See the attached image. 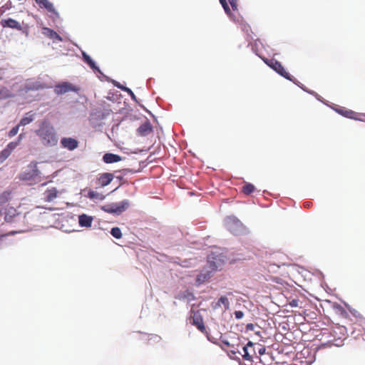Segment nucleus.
<instances>
[{"label":"nucleus","mask_w":365,"mask_h":365,"mask_svg":"<svg viewBox=\"0 0 365 365\" xmlns=\"http://www.w3.org/2000/svg\"><path fill=\"white\" fill-rule=\"evenodd\" d=\"M255 344H222L221 347L227 352L229 356L235 360H240L241 358L249 360L251 359L250 349H255Z\"/></svg>","instance_id":"obj_1"},{"label":"nucleus","mask_w":365,"mask_h":365,"mask_svg":"<svg viewBox=\"0 0 365 365\" xmlns=\"http://www.w3.org/2000/svg\"><path fill=\"white\" fill-rule=\"evenodd\" d=\"M37 135L45 146H54L58 143V137L55 129L48 122H43L40 128L36 130Z\"/></svg>","instance_id":"obj_2"},{"label":"nucleus","mask_w":365,"mask_h":365,"mask_svg":"<svg viewBox=\"0 0 365 365\" xmlns=\"http://www.w3.org/2000/svg\"><path fill=\"white\" fill-rule=\"evenodd\" d=\"M39 175L40 172L36 163H31L29 165L28 168L19 175V179L31 185L37 182Z\"/></svg>","instance_id":"obj_3"},{"label":"nucleus","mask_w":365,"mask_h":365,"mask_svg":"<svg viewBox=\"0 0 365 365\" xmlns=\"http://www.w3.org/2000/svg\"><path fill=\"white\" fill-rule=\"evenodd\" d=\"M263 61L278 74L286 79L293 81L292 76L285 70L282 63L274 58H262Z\"/></svg>","instance_id":"obj_4"},{"label":"nucleus","mask_w":365,"mask_h":365,"mask_svg":"<svg viewBox=\"0 0 365 365\" xmlns=\"http://www.w3.org/2000/svg\"><path fill=\"white\" fill-rule=\"evenodd\" d=\"M263 333H264V331L257 324H247L245 327V334L248 342H252L251 339L260 340L262 338V334Z\"/></svg>","instance_id":"obj_5"},{"label":"nucleus","mask_w":365,"mask_h":365,"mask_svg":"<svg viewBox=\"0 0 365 365\" xmlns=\"http://www.w3.org/2000/svg\"><path fill=\"white\" fill-rule=\"evenodd\" d=\"M80 88L69 82H62L54 87V93L56 95H62L68 92H78Z\"/></svg>","instance_id":"obj_6"},{"label":"nucleus","mask_w":365,"mask_h":365,"mask_svg":"<svg viewBox=\"0 0 365 365\" xmlns=\"http://www.w3.org/2000/svg\"><path fill=\"white\" fill-rule=\"evenodd\" d=\"M225 224L227 230L234 235H237L242 228V223L233 216L228 217Z\"/></svg>","instance_id":"obj_7"},{"label":"nucleus","mask_w":365,"mask_h":365,"mask_svg":"<svg viewBox=\"0 0 365 365\" xmlns=\"http://www.w3.org/2000/svg\"><path fill=\"white\" fill-rule=\"evenodd\" d=\"M207 263L211 272H213L222 268L224 264V260L221 255L211 254L207 257Z\"/></svg>","instance_id":"obj_8"},{"label":"nucleus","mask_w":365,"mask_h":365,"mask_svg":"<svg viewBox=\"0 0 365 365\" xmlns=\"http://www.w3.org/2000/svg\"><path fill=\"white\" fill-rule=\"evenodd\" d=\"M284 348L287 349H290L289 344H272L267 346V354L270 355L272 358L276 357L279 354H283Z\"/></svg>","instance_id":"obj_9"},{"label":"nucleus","mask_w":365,"mask_h":365,"mask_svg":"<svg viewBox=\"0 0 365 365\" xmlns=\"http://www.w3.org/2000/svg\"><path fill=\"white\" fill-rule=\"evenodd\" d=\"M1 25L4 28L9 27V28H11V29H17L19 31H23V32L26 33V35L29 33L28 32V29H26V31L23 30V28H22L21 24L19 22H18L17 21H16L15 19H11V18H9L7 19H3L1 21Z\"/></svg>","instance_id":"obj_10"},{"label":"nucleus","mask_w":365,"mask_h":365,"mask_svg":"<svg viewBox=\"0 0 365 365\" xmlns=\"http://www.w3.org/2000/svg\"><path fill=\"white\" fill-rule=\"evenodd\" d=\"M61 145L63 148L73 150L78 147V141L73 138H62Z\"/></svg>","instance_id":"obj_11"},{"label":"nucleus","mask_w":365,"mask_h":365,"mask_svg":"<svg viewBox=\"0 0 365 365\" xmlns=\"http://www.w3.org/2000/svg\"><path fill=\"white\" fill-rule=\"evenodd\" d=\"M60 192L54 187L48 188L43 192V200L45 202H51L56 199Z\"/></svg>","instance_id":"obj_12"},{"label":"nucleus","mask_w":365,"mask_h":365,"mask_svg":"<svg viewBox=\"0 0 365 365\" xmlns=\"http://www.w3.org/2000/svg\"><path fill=\"white\" fill-rule=\"evenodd\" d=\"M211 306L214 310L219 309L223 306L226 311L230 309V301L226 296H221L216 302L212 303Z\"/></svg>","instance_id":"obj_13"},{"label":"nucleus","mask_w":365,"mask_h":365,"mask_svg":"<svg viewBox=\"0 0 365 365\" xmlns=\"http://www.w3.org/2000/svg\"><path fill=\"white\" fill-rule=\"evenodd\" d=\"M333 335L336 340L344 341L346 339V329L343 326H338L334 328Z\"/></svg>","instance_id":"obj_14"},{"label":"nucleus","mask_w":365,"mask_h":365,"mask_svg":"<svg viewBox=\"0 0 365 365\" xmlns=\"http://www.w3.org/2000/svg\"><path fill=\"white\" fill-rule=\"evenodd\" d=\"M193 324L202 333L206 331L204 321L199 313H195L192 317Z\"/></svg>","instance_id":"obj_15"},{"label":"nucleus","mask_w":365,"mask_h":365,"mask_svg":"<svg viewBox=\"0 0 365 365\" xmlns=\"http://www.w3.org/2000/svg\"><path fill=\"white\" fill-rule=\"evenodd\" d=\"M113 179V175L109 173H104L98 178V183L101 187L106 186L110 183Z\"/></svg>","instance_id":"obj_16"},{"label":"nucleus","mask_w":365,"mask_h":365,"mask_svg":"<svg viewBox=\"0 0 365 365\" xmlns=\"http://www.w3.org/2000/svg\"><path fill=\"white\" fill-rule=\"evenodd\" d=\"M130 204L128 200H123L119 203L113 205L108 212L112 213H121L128 209Z\"/></svg>","instance_id":"obj_17"},{"label":"nucleus","mask_w":365,"mask_h":365,"mask_svg":"<svg viewBox=\"0 0 365 365\" xmlns=\"http://www.w3.org/2000/svg\"><path fill=\"white\" fill-rule=\"evenodd\" d=\"M42 34L44 36H47L51 39H53V40H56L58 41H62V38L60 36V35L58 34L55 31H53L49 28H46V27L43 28Z\"/></svg>","instance_id":"obj_18"},{"label":"nucleus","mask_w":365,"mask_h":365,"mask_svg":"<svg viewBox=\"0 0 365 365\" xmlns=\"http://www.w3.org/2000/svg\"><path fill=\"white\" fill-rule=\"evenodd\" d=\"M93 217L83 214L78 217V222L81 227H90L92 225Z\"/></svg>","instance_id":"obj_19"},{"label":"nucleus","mask_w":365,"mask_h":365,"mask_svg":"<svg viewBox=\"0 0 365 365\" xmlns=\"http://www.w3.org/2000/svg\"><path fill=\"white\" fill-rule=\"evenodd\" d=\"M18 215L17 210L13 207H9L5 210V220L11 222L14 218Z\"/></svg>","instance_id":"obj_20"},{"label":"nucleus","mask_w":365,"mask_h":365,"mask_svg":"<svg viewBox=\"0 0 365 365\" xmlns=\"http://www.w3.org/2000/svg\"><path fill=\"white\" fill-rule=\"evenodd\" d=\"M152 130V126L148 121L143 123L138 128V132L140 135L145 136L148 135Z\"/></svg>","instance_id":"obj_21"},{"label":"nucleus","mask_w":365,"mask_h":365,"mask_svg":"<svg viewBox=\"0 0 365 365\" xmlns=\"http://www.w3.org/2000/svg\"><path fill=\"white\" fill-rule=\"evenodd\" d=\"M103 159L106 163H113L120 161L121 160V157L113 153H106L103 155Z\"/></svg>","instance_id":"obj_22"},{"label":"nucleus","mask_w":365,"mask_h":365,"mask_svg":"<svg viewBox=\"0 0 365 365\" xmlns=\"http://www.w3.org/2000/svg\"><path fill=\"white\" fill-rule=\"evenodd\" d=\"M34 115L35 114L31 111L26 113L25 116L21 119L19 124L20 126H24L29 124L34 120Z\"/></svg>","instance_id":"obj_23"},{"label":"nucleus","mask_w":365,"mask_h":365,"mask_svg":"<svg viewBox=\"0 0 365 365\" xmlns=\"http://www.w3.org/2000/svg\"><path fill=\"white\" fill-rule=\"evenodd\" d=\"M35 1L41 8L46 9L51 12L54 11L53 6L48 0H35Z\"/></svg>","instance_id":"obj_24"},{"label":"nucleus","mask_w":365,"mask_h":365,"mask_svg":"<svg viewBox=\"0 0 365 365\" xmlns=\"http://www.w3.org/2000/svg\"><path fill=\"white\" fill-rule=\"evenodd\" d=\"M22 138H23V135L22 134H20L19 136H18V138L16 141H13V142H11L9 143L6 148L9 150V152L11 153L13 152V150L20 144L21 140H22Z\"/></svg>","instance_id":"obj_25"},{"label":"nucleus","mask_w":365,"mask_h":365,"mask_svg":"<svg viewBox=\"0 0 365 365\" xmlns=\"http://www.w3.org/2000/svg\"><path fill=\"white\" fill-rule=\"evenodd\" d=\"M11 194L9 191H4L0 194V205H4L11 199Z\"/></svg>","instance_id":"obj_26"},{"label":"nucleus","mask_w":365,"mask_h":365,"mask_svg":"<svg viewBox=\"0 0 365 365\" xmlns=\"http://www.w3.org/2000/svg\"><path fill=\"white\" fill-rule=\"evenodd\" d=\"M255 190V186L251 184V183H245L242 187V191L243 193H245V195H250L251 193H252Z\"/></svg>","instance_id":"obj_27"},{"label":"nucleus","mask_w":365,"mask_h":365,"mask_svg":"<svg viewBox=\"0 0 365 365\" xmlns=\"http://www.w3.org/2000/svg\"><path fill=\"white\" fill-rule=\"evenodd\" d=\"M83 58L84 61L89 65V66L93 69H97L98 68L96 66L95 62L92 60V58L87 55L86 53H83Z\"/></svg>","instance_id":"obj_28"},{"label":"nucleus","mask_w":365,"mask_h":365,"mask_svg":"<svg viewBox=\"0 0 365 365\" xmlns=\"http://www.w3.org/2000/svg\"><path fill=\"white\" fill-rule=\"evenodd\" d=\"M339 113L343 115L344 116L349 118H354V119H359L356 115H357L356 113H355L353 110H339Z\"/></svg>","instance_id":"obj_29"},{"label":"nucleus","mask_w":365,"mask_h":365,"mask_svg":"<svg viewBox=\"0 0 365 365\" xmlns=\"http://www.w3.org/2000/svg\"><path fill=\"white\" fill-rule=\"evenodd\" d=\"M210 272H207L205 273H200L197 276V282H199V283H203L204 282H205L207 279H210Z\"/></svg>","instance_id":"obj_30"},{"label":"nucleus","mask_w":365,"mask_h":365,"mask_svg":"<svg viewBox=\"0 0 365 365\" xmlns=\"http://www.w3.org/2000/svg\"><path fill=\"white\" fill-rule=\"evenodd\" d=\"M253 347L255 349H252V351H255L256 349H257L258 353L260 356L264 355L266 354V351L267 352V347H264L261 344H254Z\"/></svg>","instance_id":"obj_31"},{"label":"nucleus","mask_w":365,"mask_h":365,"mask_svg":"<svg viewBox=\"0 0 365 365\" xmlns=\"http://www.w3.org/2000/svg\"><path fill=\"white\" fill-rule=\"evenodd\" d=\"M88 197L90 199H96V200H103V197L101 194L98 193V192L90 190L88 192Z\"/></svg>","instance_id":"obj_32"},{"label":"nucleus","mask_w":365,"mask_h":365,"mask_svg":"<svg viewBox=\"0 0 365 365\" xmlns=\"http://www.w3.org/2000/svg\"><path fill=\"white\" fill-rule=\"evenodd\" d=\"M110 234L116 239H120L122 237V232L119 227H113Z\"/></svg>","instance_id":"obj_33"},{"label":"nucleus","mask_w":365,"mask_h":365,"mask_svg":"<svg viewBox=\"0 0 365 365\" xmlns=\"http://www.w3.org/2000/svg\"><path fill=\"white\" fill-rule=\"evenodd\" d=\"M220 3L221 4L222 6L223 7L225 12L229 16H232V11L230 8L229 7L227 2L226 0H219Z\"/></svg>","instance_id":"obj_34"},{"label":"nucleus","mask_w":365,"mask_h":365,"mask_svg":"<svg viewBox=\"0 0 365 365\" xmlns=\"http://www.w3.org/2000/svg\"><path fill=\"white\" fill-rule=\"evenodd\" d=\"M11 155L9 150L6 148L0 152V163H3Z\"/></svg>","instance_id":"obj_35"},{"label":"nucleus","mask_w":365,"mask_h":365,"mask_svg":"<svg viewBox=\"0 0 365 365\" xmlns=\"http://www.w3.org/2000/svg\"><path fill=\"white\" fill-rule=\"evenodd\" d=\"M19 127H20V125L18 124L17 125L12 128L11 130L8 133V136L9 138H12L14 135H16L19 132Z\"/></svg>","instance_id":"obj_36"},{"label":"nucleus","mask_w":365,"mask_h":365,"mask_svg":"<svg viewBox=\"0 0 365 365\" xmlns=\"http://www.w3.org/2000/svg\"><path fill=\"white\" fill-rule=\"evenodd\" d=\"M228 1L233 11H236L238 10L237 0H228Z\"/></svg>","instance_id":"obj_37"},{"label":"nucleus","mask_w":365,"mask_h":365,"mask_svg":"<svg viewBox=\"0 0 365 365\" xmlns=\"http://www.w3.org/2000/svg\"><path fill=\"white\" fill-rule=\"evenodd\" d=\"M235 317L237 319H240L244 317V313L242 311H235L234 312Z\"/></svg>","instance_id":"obj_38"},{"label":"nucleus","mask_w":365,"mask_h":365,"mask_svg":"<svg viewBox=\"0 0 365 365\" xmlns=\"http://www.w3.org/2000/svg\"><path fill=\"white\" fill-rule=\"evenodd\" d=\"M290 344V349H287L286 348H284V351L283 354L285 355H287V354H289V353L292 352L293 347L292 346V344Z\"/></svg>","instance_id":"obj_39"},{"label":"nucleus","mask_w":365,"mask_h":365,"mask_svg":"<svg viewBox=\"0 0 365 365\" xmlns=\"http://www.w3.org/2000/svg\"><path fill=\"white\" fill-rule=\"evenodd\" d=\"M298 304V301L296 300V299H293L291 302H290V305L292 307H297Z\"/></svg>","instance_id":"obj_40"},{"label":"nucleus","mask_w":365,"mask_h":365,"mask_svg":"<svg viewBox=\"0 0 365 365\" xmlns=\"http://www.w3.org/2000/svg\"><path fill=\"white\" fill-rule=\"evenodd\" d=\"M123 89L124 91H127L128 93H130V95L134 97V93L132 92V91L130 88H124Z\"/></svg>","instance_id":"obj_41"},{"label":"nucleus","mask_w":365,"mask_h":365,"mask_svg":"<svg viewBox=\"0 0 365 365\" xmlns=\"http://www.w3.org/2000/svg\"><path fill=\"white\" fill-rule=\"evenodd\" d=\"M275 365H291V364H287V363H281V364H276Z\"/></svg>","instance_id":"obj_42"},{"label":"nucleus","mask_w":365,"mask_h":365,"mask_svg":"<svg viewBox=\"0 0 365 365\" xmlns=\"http://www.w3.org/2000/svg\"><path fill=\"white\" fill-rule=\"evenodd\" d=\"M363 116H364V118H360V120H364V121H365V115H364Z\"/></svg>","instance_id":"obj_43"}]
</instances>
